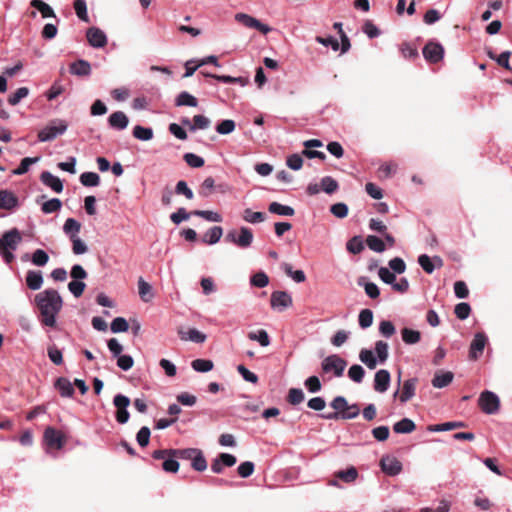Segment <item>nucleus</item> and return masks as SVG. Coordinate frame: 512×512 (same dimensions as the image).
I'll return each mask as SVG.
<instances>
[{"label": "nucleus", "instance_id": "obj_1", "mask_svg": "<svg viewBox=\"0 0 512 512\" xmlns=\"http://www.w3.org/2000/svg\"><path fill=\"white\" fill-rule=\"evenodd\" d=\"M34 304L38 309V319L41 325L49 328L56 327L57 316L62 310L63 299L55 289H45L34 297Z\"/></svg>", "mask_w": 512, "mask_h": 512}, {"label": "nucleus", "instance_id": "obj_2", "mask_svg": "<svg viewBox=\"0 0 512 512\" xmlns=\"http://www.w3.org/2000/svg\"><path fill=\"white\" fill-rule=\"evenodd\" d=\"M21 241L22 236L17 228L6 231L0 237V255L6 264H10L14 260L13 251L17 249Z\"/></svg>", "mask_w": 512, "mask_h": 512}, {"label": "nucleus", "instance_id": "obj_3", "mask_svg": "<svg viewBox=\"0 0 512 512\" xmlns=\"http://www.w3.org/2000/svg\"><path fill=\"white\" fill-rule=\"evenodd\" d=\"M67 128L68 124L65 120L54 119L38 132V140L40 142L53 141L58 136L63 135L67 131Z\"/></svg>", "mask_w": 512, "mask_h": 512}, {"label": "nucleus", "instance_id": "obj_4", "mask_svg": "<svg viewBox=\"0 0 512 512\" xmlns=\"http://www.w3.org/2000/svg\"><path fill=\"white\" fill-rule=\"evenodd\" d=\"M347 366L345 359L337 354L329 355L321 362V369L324 373H333L335 377H341Z\"/></svg>", "mask_w": 512, "mask_h": 512}, {"label": "nucleus", "instance_id": "obj_5", "mask_svg": "<svg viewBox=\"0 0 512 512\" xmlns=\"http://www.w3.org/2000/svg\"><path fill=\"white\" fill-rule=\"evenodd\" d=\"M478 405L484 413L492 415L499 411L500 399L494 392L486 390L480 394Z\"/></svg>", "mask_w": 512, "mask_h": 512}, {"label": "nucleus", "instance_id": "obj_6", "mask_svg": "<svg viewBox=\"0 0 512 512\" xmlns=\"http://www.w3.org/2000/svg\"><path fill=\"white\" fill-rule=\"evenodd\" d=\"M113 404L117 408L116 420L120 424H125L130 418V414L127 410L130 405V399L122 394H117L113 399Z\"/></svg>", "mask_w": 512, "mask_h": 512}, {"label": "nucleus", "instance_id": "obj_7", "mask_svg": "<svg viewBox=\"0 0 512 512\" xmlns=\"http://www.w3.org/2000/svg\"><path fill=\"white\" fill-rule=\"evenodd\" d=\"M423 56L429 63H438L444 57V48L440 43L429 41L422 50Z\"/></svg>", "mask_w": 512, "mask_h": 512}, {"label": "nucleus", "instance_id": "obj_8", "mask_svg": "<svg viewBox=\"0 0 512 512\" xmlns=\"http://www.w3.org/2000/svg\"><path fill=\"white\" fill-rule=\"evenodd\" d=\"M360 414V408L358 404H351L345 408L342 412H330L326 414H320L319 417L325 420H350L356 418Z\"/></svg>", "mask_w": 512, "mask_h": 512}, {"label": "nucleus", "instance_id": "obj_9", "mask_svg": "<svg viewBox=\"0 0 512 512\" xmlns=\"http://www.w3.org/2000/svg\"><path fill=\"white\" fill-rule=\"evenodd\" d=\"M271 307L279 312L284 311L293 304L292 297L285 291H274L270 298Z\"/></svg>", "mask_w": 512, "mask_h": 512}, {"label": "nucleus", "instance_id": "obj_10", "mask_svg": "<svg viewBox=\"0 0 512 512\" xmlns=\"http://www.w3.org/2000/svg\"><path fill=\"white\" fill-rule=\"evenodd\" d=\"M235 20L245 27L256 29L263 34H267L271 31L269 26L261 23L258 19L245 13H237L235 15Z\"/></svg>", "mask_w": 512, "mask_h": 512}, {"label": "nucleus", "instance_id": "obj_11", "mask_svg": "<svg viewBox=\"0 0 512 512\" xmlns=\"http://www.w3.org/2000/svg\"><path fill=\"white\" fill-rule=\"evenodd\" d=\"M237 459L229 453H220L211 463V470L216 474L223 472L224 467H232L236 464Z\"/></svg>", "mask_w": 512, "mask_h": 512}, {"label": "nucleus", "instance_id": "obj_12", "mask_svg": "<svg viewBox=\"0 0 512 512\" xmlns=\"http://www.w3.org/2000/svg\"><path fill=\"white\" fill-rule=\"evenodd\" d=\"M488 341L487 336L483 332H477L470 344L469 357L476 360L483 353L485 345Z\"/></svg>", "mask_w": 512, "mask_h": 512}, {"label": "nucleus", "instance_id": "obj_13", "mask_svg": "<svg viewBox=\"0 0 512 512\" xmlns=\"http://www.w3.org/2000/svg\"><path fill=\"white\" fill-rule=\"evenodd\" d=\"M44 441L48 448L61 449L65 444L63 435L53 427L45 429Z\"/></svg>", "mask_w": 512, "mask_h": 512}, {"label": "nucleus", "instance_id": "obj_14", "mask_svg": "<svg viewBox=\"0 0 512 512\" xmlns=\"http://www.w3.org/2000/svg\"><path fill=\"white\" fill-rule=\"evenodd\" d=\"M418 382L417 378H409L403 382V386L401 392L399 394V390L394 393V397L399 396V400L401 403H406L411 400L415 396L416 384Z\"/></svg>", "mask_w": 512, "mask_h": 512}, {"label": "nucleus", "instance_id": "obj_15", "mask_svg": "<svg viewBox=\"0 0 512 512\" xmlns=\"http://www.w3.org/2000/svg\"><path fill=\"white\" fill-rule=\"evenodd\" d=\"M88 43L94 48H102L107 44V36L98 27H90L86 31Z\"/></svg>", "mask_w": 512, "mask_h": 512}, {"label": "nucleus", "instance_id": "obj_16", "mask_svg": "<svg viewBox=\"0 0 512 512\" xmlns=\"http://www.w3.org/2000/svg\"><path fill=\"white\" fill-rule=\"evenodd\" d=\"M391 381V375L388 370L380 369L375 373L374 389L379 393H384L388 390Z\"/></svg>", "mask_w": 512, "mask_h": 512}, {"label": "nucleus", "instance_id": "obj_17", "mask_svg": "<svg viewBox=\"0 0 512 512\" xmlns=\"http://www.w3.org/2000/svg\"><path fill=\"white\" fill-rule=\"evenodd\" d=\"M380 464L382 471L389 476H396L402 471V463L396 458H382Z\"/></svg>", "mask_w": 512, "mask_h": 512}, {"label": "nucleus", "instance_id": "obj_18", "mask_svg": "<svg viewBox=\"0 0 512 512\" xmlns=\"http://www.w3.org/2000/svg\"><path fill=\"white\" fill-rule=\"evenodd\" d=\"M182 123L188 126L191 132H195L196 130L208 129L211 125V120L204 115H195L193 117V123H191L189 119H183Z\"/></svg>", "mask_w": 512, "mask_h": 512}, {"label": "nucleus", "instance_id": "obj_19", "mask_svg": "<svg viewBox=\"0 0 512 512\" xmlns=\"http://www.w3.org/2000/svg\"><path fill=\"white\" fill-rule=\"evenodd\" d=\"M40 180L45 186L50 187L56 193L63 191V183L60 178L49 171H43L40 175Z\"/></svg>", "mask_w": 512, "mask_h": 512}, {"label": "nucleus", "instance_id": "obj_20", "mask_svg": "<svg viewBox=\"0 0 512 512\" xmlns=\"http://www.w3.org/2000/svg\"><path fill=\"white\" fill-rule=\"evenodd\" d=\"M108 124L111 128L121 131L127 128L129 119L124 112L116 111L108 117Z\"/></svg>", "mask_w": 512, "mask_h": 512}, {"label": "nucleus", "instance_id": "obj_21", "mask_svg": "<svg viewBox=\"0 0 512 512\" xmlns=\"http://www.w3.org/2000/svg\"><path fill=\"white\" fill-rule=\"evenodd\" d=\"M19 204L16 195L8 190H0V208L5 210H12Z\"/></svg>", "mask_w": 512, "mask_h": 512}, {"label": "nucleus", "instance_id": "obj_22", "mask_svg": "<svg viewBox=\"0 0 512 512\" xmlns=\"http://www.w3.org/2000/svg\"><path fill=\"white\" fill-rule=\"evenodd\" d=\"M454 379V374L450 371H437L431 381L434 388H444L448 386Z\"/></svg>", "mask_w": 512, "mask_h": 512}, {"label": "nucleus", "instance_id": "obj_23", "mask_svg": "<svg viewBox=\"0 0 512 512\" xmlns=\"http://www.w3.org/2000/svg\"><path fill=\"white\" fill-rule=\"evenodd\" d=\"M70 73L77 76H88L91 74V65L86 60H77L70 65Z\"/></svg>", "mask_w": 512, "mask_h": 512}, {"label": "nucleus", "instance_id": "obj_24", "mask_svg": "<svg viewBox=\"0 0 512 512\" xmlns=\"http://www.w3.org/2000/svg\"><path fill=\"white\" fill-rule=\"evenodd\" d=\"M26 284L31 290H39L43 285V276L41 271H28L26 274Z\"/></svg>", "mask_w": 512, "mask_h": 512}, {"label": "nucleus", "instance_id": "obj_25", "mask_svg": "<svg viewBox=\"0 0 512 512\" xmlns=\"http://www.w3.org/2000/svg\"><path fill=\"white\" fill-rule=\"evenodd\" d=\"M205 77L213 78L219 82L226 84H240L241 86H245L247 84V79L243 77H232L229 75H216L212 73H204L201 72Z\"/></svg>", "mask_w": 512, "mask_h": 512}, {"label": "nucleus", "instance_id": "obj_26", "mask_svg": "<svg viewBox=\"0 0 512 512\" xmlns=\"http://www.w3.org/2000/svg\"><path fill=\"white\" fill-rule=\"evenodd\" d=\"M55 388L62 397H72L74 394L73 384L65 377H59L56 380Z\"/></svg>", "mask_w": 512, "mask_h": 512}, {"label": "nucleus", "instance_id": "obj_27", "mask_svg": "<svg viewBox=\"0 0 512 512\" xmlns=\"http://www.w3.org/2000/svg\"><path fill=\"white\" fill-rule=\"evenodd\" d=\"M81 230V223L74 218H67L63 225V232L69 237V239L78 237Z\"/></svg>", "mask_w": 512, "mask_h": 512}, {"label": "nucleus", "instance_id": "obj_28", "mask_svg": "<svg viewBox=\"0 0 512 512\" xmlns=\"http://www.w3.org/2000/svg\"><path fill=\"white\" fill-rule=\"evenodd\" d=\"M138 293L141 300L145 303L150 302L154 296L152 286L142 277L138 280Z\"/></svg>", "mask_w": 512, "mask_h": 512}, {"label": "nucleus", "instance_id": "obj_29", "mask_svg": "<svg viewBox=\"0 0 512 512\" xmlns=\"http://www.w3.org/2000/svg\"><path fill=\"white\" fill-rule=\"evenodd\" d=\"M223 235V229L220 226L210 228L203 236L202 241L208 245H214L219 242Z\"/></svg>", "mask_w": 512, "mask_h": 512}, {"label": "nucleus", "instance_id": "obj_30", "mask_svg": "<svg viewBox=\"0 0 512 512\" xmlns=\"http://www.w3.org/2000/svg\"><path fill=\"white\" fill-rule=\"evenodd\" d=\"M416 425L413 420L409 418H403L393 425V430L398 434H408L415 430Z\"/></svg>", "mask_w": 512, "mask_h": 512}, {"label": "nucleus", "instance_id": "obj_31", "mask_svg": "<svg viewBox=\"0 0 512 512\" xmlns=\"http://www.w3.org/2000/svg\"><path fill=\"white\" fill-rule=\"evenodd\" d=\"M253 233L248 227H241L240 234L237 237V246L240 248H248L253 242Z\"/></svg>", "mask_w": 512, "mask_h": 512}, {"label": "nucleus", "instance_id": "obj_32", "mask_svg": "<svg viewBox=\"0 0 512 512\" xmlns=\"http://www.w3.org/2000/svg\"><path fill=\"white\" fill-rule=\"evenodd\" d=\"M30 6L38 10L43 18H56L53 8L42 0H31Z\"/></svg>", "mask_w": 512, "mask_h": 512}, {"label": "nucleus", "instance_id": "obj_33", "mask_svg": "<svg viewBox=\"0 0 512 512\" xmlns=\"http://www.w3.org/2000/svg\"><path fill=\"white\" fill-rule=\"evenodd\" d=\"M175 105L180 106H188V107H196L198 105V100L196 97L191 95L187 91L180 92L175 98Z\"/></svg>", "mask_w": 512, "mask_h": 512}, {"label": "nucleus", "instance_id": "obj_34", "mask_svg": "<svg viewBox=\"0 0 512 512\" xmlns=\"http://www.w3.org/2000/svg\"><path fill=\"white\" fill-rule=\"evenodd\" d=\"M268 210L270 213L277 214L280 216H293L295 214V210L293 209V207L283 205L279 202H271L269 204Z\"/></svg>", "mask_w": 512, "mask_h": 512}, {"label": "nucleus", "instance_id": "obj_35", "mask_svg": "<svg viewBox=\"0 0 512 512\" xmlns=\"http://www.w3.org/2000/svg\"><path fill=\"white\" fill-rule=\"evenodd\" d=\"M359 286H363L365 289V293L371 299H376L380 295V290L378 286L373 282H367L365 277L358 278L357 281Z\"/></svg>", "mask_w": 512, "mask_h": 512}, {"label": "nucleus", "instance_id": "obj_36", "mask_svg": "<svg viewBox=\"0 0 512 512\" xmlns=\"http://www.w3.org/2000/svg\"><path fill=\"white\" fill-rule=\"evenodd\" d=\"M374 350L377 355L378 362L380 364L385 363L389 357L388 343L382 340H378L375 342Z\"/></svg>", "mask_w": 512, "mask_h": 512}, {"label": "nucleus", "instance_id": "obj_37", "mask_svg": "<svg viewBox=\"0 0 512 512\" xmlns=\"http://www.w3.org/2000/svg\"><path fill=\"white\" fill-rule=\"evenodd\" d=\"M466 424L462 421H451V422H444L437 425L429 426V430L432 432H442V431H450L457 428H463Z\"/></svg>", "mask_w": 512, "mask_h": 512}, {"label": "nucleus", "instance_id": "obj_38", "mask_svg": "<svg viewBox=\"0 0 512 512\" xmlns=\"http://www.w3.org/2000/svg\"><path fill=\"white\" fill-rule=\"evenodd\" d=\"M359 359L362 363H364L371 370L375 369L378 364V360L374 356L373 352L366 348H364L360 351Z\"/></svg>", "mask_w": 512, "mask_h": 512}, {"label": "nucleus", "instance_id": "obj_39", "mask_svg": "<svg viewBox=\"0 0 512 512\" xmlns=\"http://www.w3.org/2000/svg\"><path fill=\"white\" fill-rule=\"evenodd\" d=\"M402 340L408 344L413 345L420 341L421 333L418 330L403 328L401 330Z\"/></svg>", "mask_w": 512, "mask_h": 512}, {"label": "nucleus", "instance_id": "obj_40", "mask_svg": "<svg viewBox=\"0 0 512 512\" xmlns=\"http://www.w3.org/2000/svg\"><path fill=\"white\" fill-rule=\"evenodd\" d=\"M132 134L136 139L141 140V141H149L153 138V135H154L152 128L144 127L141 125H136L133 128Z\"/></svg>", "mask_w": 512, "mask_h": 512}, {"label": "nucleus", "instance_id": "obj_41", "mask_svg": "<svg viewBox=\"0 0 512 512\" xmlns=\"http://www.w3.org/2000/svg\"><path fill=\"white\" fill-rule=\"evenodd\" d=\"M335 477L345 483H353L358 477V471L355 467L351 466L347 470L337 471Z\"/></svg>", "mask_w": 512, "mask_h": 512}, {"label": "nucleus", "instance_id": "obj_42", "mask_svg": "<svg viewBox=\"0 0 512 512\" xmlns=\"http://www.w3.org/2000/svg\"><path fill=\"white\" fill-rule=\"evenodd\" d=\"M248 338L252 341H257L262 347L270 345V337L266 330L260 329L256 332H249Z\"/></svg>", "mask_w": 512, "mask_h": 512}, {"label": "nucleus", "instance_id": "obj_43", "mask_svg": "<svg viewBox=\"0 0 512 512\" xmlns=\"http://www.w3.org/2000/svg\"><path fill=\"white\" fill-rule=\"evenodd\" d=\"M40 157H25L21 160L19 166L13 170L14 175H24L30 169L32 164L39 162Z\"/></svg>", "mask_w": 512, "mask_h": 512}, {"label": "nucleus", "instance_id": "obj_44", "mask_svg": "<svg viewBox=\"0 0 512 512\" xmlns=\"http://www.w3.org/2000/svg\"><path fill=\"white\" fill-rule=\"evenodd\" d=\"M80 183L86 187H95L100 183V177L95 172H83L80 175Z\"/></svg>", "mask_w": 512, "mask_h": 512}, {"label": "nucleus", "instance_id": "obj_45", "mask_svg": "<svg viewBox=\"0 0 512 512\" xmlns=\"http://www.w3.org/2000/svg\"><path fill=\"white\" fill-rule=\"evenodd\" d=\"M366 244L370 250L377 252V253H382L386 249L383 240L375 235L367 236Z\"/></svg>", "mask_w": 512, "mask_h": 512}, {"label": "nucleus", "instance_id": "obj_46", "mask_svg": "<svg viewBox=\"0 0 512 512\" xmlns=\"http://www.w3.org/2000/svg\"><path fill=\"white\" fill-rule=\"evenodd\" d=\"M193 216H198L209 222H222V216L218 212L210 210H194L192 211Z\"/></svg>", "mask_w": 512, "mask_h": 512}, {"label": "nucleus", "instance_id": "obj_47", "mask_svg": "<svg viewBox=\"0 0 512 512\" xmlns=\"http://www.w3.org/2000/svg\"><path fill=\"white\" fill-rule=\"evenodd\" d=\"M213 362L208 359H195L191 362V367L196 372L206 373L213 369Z\"/></svg>", "mask_w": 512, "mask_h": 512}, {"label": "nucleus", "instance_id": "obj_48", "mask_svg": "<svg viewBox=\"0 0 512 512\" xmlns=\"http://www.w3.org/2000/svg\"><path fill=\"white\" fill-rule=\"evenodd\" d=\"M282 268L287 276L291 277L296 283H302L305 281L306 276L302 270H293L292 266L288 263H284Z\"/></svg>", "mask_w": 512, "mask_h": 512}, {"label": "nucleus", "instance_id": "obj_49", "mask_svg": "<svg viewBox=\"0 0 512 512\" xmlns=\"http://www.w3.org/2000/svg\"><path fill=\"white\" fill-rule=\"evenodd\" d=\"M346 249L352 254H359L364 249V244L361 236H354L346 243Z\"/></svg>", "mask_w": 512, "mask_h": 512}, {"label": "nucleus", "instance_id": "obj_50", "mask_svg": "<svg viewBox=\"0 0 512 512\" xmlns=\"http://www.w3.org/2000/svg\"><path fill=\"white\" fill-rule=\"evenodd\" d=\"M265 218L266 215L264 212H254L249 208L245 209L243 213V219L251 224L263 222Z\"/></svg>", "mask_w": 512, "mask_h": 512}, {"label": "nucleus", "instance_id": "obj_51", "mask_svg": "<svg viewBox=\"0 0 512 512\" xmlns=\"http://www.w3.org/2000/svg\"><path fill=\"white\" fill-rule=\"evenodd\" d=\"M191 466L195 471L198 472H203L207 469V461L200 449H198V453L193 455Z\"/></svg>", "mask_w": 512, "mask_h": 512}, {"label": "nucleus", "instance_id": "obj_52", "mask_svg": "<svg viewBox=\"0 0 512 512\" xmlns=\"http://www.w3.org/2000/svg\"><path fill=\"white\" fill-rule=\"evenodd\" d=\"M236 128V124L234 120L231 119H225L219 122L216 125V131L220 135H228L231 134Z\"/></svg>", "mask_w": 512, "mask_h": 512}, {"label": "nucleus", "instance_id": "obj_53", "mask_svg": "<svg viewBox=\"0 0 512 512\" xmlns=\"http://www.w3.org/2000/svg\"><path fill=\"white\" fill-rule=\"evenodd\" d=\"M358 323L362 329L369 328L373 323V312L370 309H363L358 315Z\"/></svg>", "mask_w": 512, "mask_h": 512}, {"label": "nucleus", "instance_id": "obj_54", "mask_svg": "<svg viewBox=\"0 0 512 512\" xmlns=\"http://www.w3.org/2000/svg\"><path fill=\"white\" fill-rule=\"evenodd\" d=\"M364 376L365 370L359 364L352 365L348 370V377L356 383H361L363 381Z\"/></svg>", "mask_w": 512, "mask_h": 512}, {"label": "nucleus", "instance_id": "obj_55", "mask_svg": "<svg viewBox=\"0 0 512 512\" xmlns=\"http://www.w3.org/2000/svg\"><path fill=\"white\" fill-rule=\"evenodd\" d=\"M73 6L77 17L84 22H89L86 1L75 0Z\"/></svg>", "mask_w": 512, "mask_h": 512}, {"label": "nucleus", "instance_id": "obj_56", "mask_svg": "<svg viewBox=\"0 0 512 512\" xmlns=\"http://www.w3.org/2000/svg\"><path fill=\"white\" fill-rule=\"evenodd\" d=\"M269 278L263 271H259L250 277V284L254 287L264 288L268 285Z\"/></svg>", "mask_w": 512, "mask_h": 512}, {"label": "nucleus", "instance_id": "obj_57", "mask_svg": "<svg viewBox=\"0 0 512 512\" xmlns=\"http://www.w3.org/2000/svg\"><path fill=\"white\" fill-rule=\"evenodd\" d=\"M62 202L58 198H52L42 204L41 210L45 214H51L61 209Z\"/></svg>", "mask_w": 512, "mask_h": 512}, {"label": "nucleus", "instance_id": "obj_58", "mask_svg": "<svg viewBox=\"0 0 512 512\" xmlns=\"http://www.w3.org/2000/svg\"><path fill=\"white\" fill-rule=\"evenodd\" d=\"M338 188H339L338 182L334 178H332L330 176H325L321 179V189L325 193L332 194V193L336 192Z\"/></svg>", "mask_w": 512, "mask_h": 512}, {"label": "nucleus", "instance_id": "obj_59", "mask_svg": "<svg viewBox=\"0 0 512 512\" xmlns=\"http://www.w3.org/2000/svg\"><path fill=\"white\" fill-rule=\"evenodd\" d=\"M31 261L36 266H45L49 261V255L43 249H36L31 257Z\"/></svg>", "mask_w": 512, "mask_h": 512}, {"label": "nucleus", "instance_id": "obj_60", "mask_svg": "<svg viewBox=\"0 0 512 512\" xmlns=\"http://www.w3.org/2000/svg\"><path fill=\"white\" fill-rule=\"evenodd\" d=\"M28 95L29 89L27 87H20L8 97V103L12 106H16L21 102L22 99L26 98Z\"/></svg>", "mask_w": 512, "mask_h": 512}, {"label": "nucleus", "instance_id": "obj_61", "mask_svg": "<svg viewBox=\"0 0 512 512\" xmlns=\"http://www.w3.org/2000/svg\"><path fill=\"white\" fill-rule=\"evenodd\" d=\"M198 453L197 448H184V449H173L172 456H175L181 460H191L193 459V455Z\"/></svg>", "mask_w": 512, "mask_h": 512}, {"label": "nucleus", "instance_id": "obj_62", "mask_svg": "<svg viewBox=\"0 0 512 512\" xmlns=\"http://www.w3.org/2000/svg\"><path fill=\"white\" fill-rule=\"evenodd\" d=\"M418 263L427 274H432L435 270L433 257L431 258L427 254L420 255L418 257Z\"/></svg>", "mask_w": 512, "mask_h": 512}, {"label": "nucleus", "instance_id": "obj_63", "mask_svg": "<svg viewBox=\"0 0 512 512\" xmlns=\"http://www.w3.org/2000/svg\"><path fill=\"white\" fill-rule=\"evenodd\" d=\"M305 395L300 388H291L288 392V402L291 405H298L304 401Z\"/></svg>", "mask_w": 512, "mask_h": 512}, {"label": "nucleus", "instance_id": "obj_64", "mask_svg": "<svg viewBox=\"0 0 512 512\" xmlns=\"http://www.w3.org/2000/svg\"><path fill=\"white\" fill-rule=\"evenodd\" d=\"M128 328V322L123 317H116L115 319H113L110 325V329L113 333L126 332Z\"/></svg>", "mask_w": 512, "mask_h": 512}]
</instances>
